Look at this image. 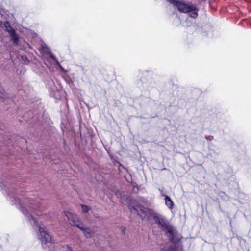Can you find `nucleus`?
Masks as SVG:
<instances>
[{
  "instance_id": "4468645a",
  "label": "nucleus",
  "mask_w": 251,
  "mask_h": 251,
  "mask_svg": "<svg viewBox=\"0 0 251 251\" xmlns=\"http://www.w3.org/2000/svg\"><path fill=\"white\" fill-rule=\"evenodd\" d=\"M4 96H5V95L4 94H1V95H0V97L2 98H4Z\"/></svg>"
},
{
  "instance_id": "20e7f679",
  "label": "nucleus",
  "mask_w": 251,
  "mask_h": 251,
  "mask_svg": "<svg viewBox=\"0 0 251 251\" xmlns=\"http://www.w3.org/2000/svg\"><path fill=\"white\" fill-rule=\"evenodd\" d=\"M64 214L69 221L71 225L75 226L78 228H82V226L79 223L78 218L76 215L73 214L69 212H64Z\"/></svg>"
},
{
  "instance_id": "9d476101",
  "label": "nucleus",
  "mask_w": 251,
  "mask_h": 251,
  "mask_svg": "<svg viewBox=\"0 0 251 251\" xmlns=\"http://www.w3.org/2000/svg\"><path fill=\"white\" fill-rule=\"evenodd\" d=\"M82 211L83 213H87L90 210V207L85 205H81Z\"/></svg>"
},
{
  "instance_id": "423d86ee",
  "label": "nucleus",
  "mask_w": 251,
  "mask_h": 251,
  "mask_svg": "<svg viewBox=\"0 0 251 251\" xmlns=\"http://www.w3.org/2000/svg\"><path fill=\"white\" fill-rule=\"evenodd\" d=\"M79 229L83 231L84 236L87 238L92 237L94 234V232L93 231L91 230L89 228H85L83 227L82 226V228Z\"/></svg>"
},
{
  "instance_id": "6e6552de",
  "label": "nucleus",
  "mask_w": 251,
  "mask_h": 251,
  "mask_svg": "<svg viewBox=\"0 0 251 251\" xmlns=\"http://www.w3.org/2000/svg\"><path fill=\"white\" fill-rule=\"evenodd\" d=\"M4 26L5 28V30L8 32L9 31L13 29L14 28L12 27V26L10 25V24L8 21H5L4 22Z\"/></svg>"
},
{
  "instance_id": "0eeeda50",
  "label": "nucleus",
  "mask_w": 251,
  "mask_h": 251,
  "mask_svg": "<svg viewBox=\"0 0 251 251\" xmlns=\"http://www.w3.org/2000/svg\"><path fill=\"white\" fill-rule=\"evenodd\" d=\"M164 200L166 205L170 210H172L174 208V203L171 198L169 196H166Z\"/></svg>"
},
{
  "instance_id": "f257e3e1",
  "label": "nucleus",
  "mask_w": 251,
  "mask_h": 251,
  "mask_svg": "<svg viewBox=\"0 0 251 251\" xmlns=\"http://www.w3.org/2000/svg\"><path fill=\"white\" fill-rule=\"evenodd\" d=\"M10 199L14 204L19 205V208L24 214L27 216L34 228L38 230V238L41 241L44 248H50L49 251H73L72 248L68 245L58 246L51 243L50 236L47 233L44 225L41 221L37 220L33 213L28 211L27 209H38L40 207L38 201L28 198H24L21 200L17 197H11Z\"/></svg>"
},
{
  "instance_id": "39448f33",
  "label": "nucleus",
  "mask_w": 251,
  "mask_h": 251,
  "mask_svg": "<svg viewBox=\"0 0 251 251\" xmlns=\"http://www.w3.org/2000/svg\"><path fill=\"white\" fill-rule=\"evenodd\" d=\"M11 38V39L12 42L15 45H17L18 44V41L19 40V37L18 35L16 33L14 29L9 31L7 32Z\"/></svg>"
},
{
  "instance_id": "ddd939ff",
  "label": "nucleus",
  "mask_w": 251,
  "mask_h": 251,
  "mask_svg": "<svg viewBox=\"0 0 251 251\" xmlns=\"http://www.w3.org/2000/svg\"><path fill=\"white\" fill-rule=\"evenodd\" d=\"M22 60L26 64L28 62L27 58L25 56H22Z\"/></svg>"
},
{
  "instance_id": "9b49d317",
  "label": "nucleus",
  "mask_w": 251,
  "mask_h": 251,
  "mask_svg": "<svg viewBox=\"0 0 251 251\" xmlns=\"http://www.w3.org/2000/svg\"><path fill=\"white\" fill-rule=\"evenodd\" d=\"M42 48L43 50H45V51L47 52H50V49L47 46V45L45 44H42Z\"/></svg>"
},
{
  "instance_id": "f8f14e48",
  "label": "nucleus",
  "mask_w": 251,
  "mask_h": 251,
  "mask_svg": "<svg viewBox=\"0 0 251 251\" xmlns=\"http://www.w3.org/2000/svg\"><path fill=\"white\" fill-rule=\"evenodd\" d=\"M164 251H177V250L175 247H171L170 248L164 250Z\"/></svg>"
},
{
  "instance_id": "7ed1b4c3",
  "label": "nucleus",
  "mask_w": 251,
  "mask_h": 251,
  "mask_svg": "<svg viewBox=\"0 0 251 251\" xmlns=\"http://www.w3.org/2000/svg\"><path fill=\"white\" fill-rule=\"evenodd\" d=\"M169 3L175 6L178 10L184 13H190V17L196 19L198 17V9L192 5H189L176 0H166Z\"/></svg>"
},
{
  "instance_id": "1a4fd4ad",
  "label": "nucleus",
  "mask_w": 251,
  "mask_h": 251,
  "mask_svg": "<svg viewBox=\"0 0 251 251\" xmlns=\"http://www.w3.org/2000/svg\"><path fill=\"white\" fill-rule=\"evenodd\" d=\"M48 53H49L50 57L51 58H52V59H53L56 62V63L59 66V67H60L61 70L64 71V69L62 68L61 66L59 64V63L58 62V61L57 60V59L55 57V56L50 52H50H48Z\"/></svg>"
},
{
  "instance_id": "2eb2a0df",
  "label": "nucleus",
  "mask_w": 251,
  "mask_h": 251,
  "mask_svg": "<svg viewBox=\"0 0 251 251\" xmlns=\"http://www.w3.org/2000/svg\"><path fill=\"white\" fill-rule=\"evenodd\" d=\"M2 23H1V22L0 21V26H1Z\"/></svg>"
},
{
  "instance_id": "f03ea898",
  "label": "nucleus",
  "mask_w": 251,
  "mask_h": 251,
  "mask_svg": "<svg viewBox=\"0 0 251 251\" xmlns=\"http://www.w3.org/2000/svg\"><path fill=\"white\" fill-rule=\"evenodd\" d=\"M129 208L131 212L137 213L142 219H153L159 226L166 232L172 241L174 239V229L169 222L162 215L155 212L153 210L148 209L141 205L135 203L133 201H129Z\"/></svg>"
}]
</instances>
